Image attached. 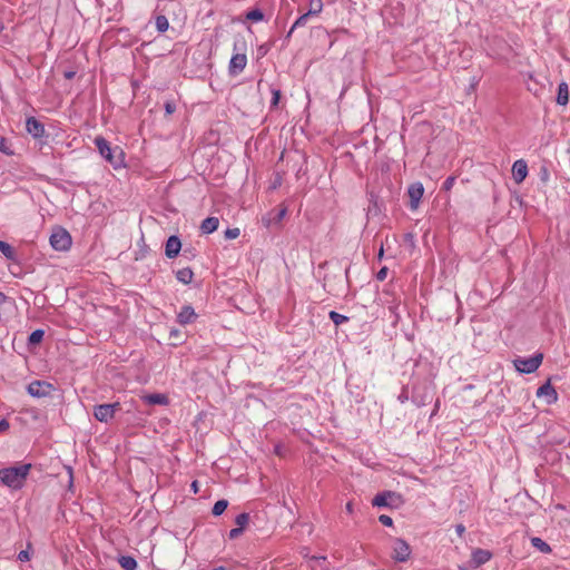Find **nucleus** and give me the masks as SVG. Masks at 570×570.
I'll use <instances>...</instances> for the list:
<instances>
[{
	"mask_svg": "<svg viewBox=\"0 0 570 570\" xmlns=\"http://www.w3.org/2000/svg\"><path fill=\"white\" fill-rule=\"evenodd\" d=\"M456 532L459 535H462L465 531V528L463 524H458L456 528H455Z\"/></svg>",
	"mask_w": 570,
	"mask_h": 570,
	"instance_id": "nucleus-43",
	"label": "nucleus"
},
{
	"mask_svg": "<svg viewBox=\"0 0 570 570\" xmlns=\"http://www.w3.org/2000/svg\"><path fill=\"white\" fill-rule=\"evenodd\" d=\"M243 533V529L242 528H234L229 531V538L230 539H236L238 538L240 534Z\"/></svg>",
	"mask_w": 570,
	"mask_h": 570,
	"instance_id": "nucleus-38",
	"label": "nucleus"
},
{
	"mask_svg": "<svg viewBox=\"0 0 570 570\" xmlns=\"http://www.w3.org/2000/svg\"><path fill=\"white\" fill-rule=\"evenodd\" d=\"M218 226H219V219L217 217H208L203 220V223L200 225V230L204 234H212L215 230H217Z\"/></svg>",
	"mask_w": 570,
	"mask_h": 570,
	"instance_id": "nucleus-17",
	"label": "nucleus"
},
{
	"mask_svg": "<svg viewBox=\"0 0 570 570\" xmlns=\"http://www.w3.org/2000/svg\"><path fill=\"white\" fill-rule=\"evenodd\" d=\"M0 252L8 258L14 259V250L8 243L0 240Z\"/></svg>",
	"mask_w": 570,
	"mask_h": 570,
	"instance_id": "nucleus-24",
	"label": "nucleus"
},
{
	"mask_svg": "<svg viewBox=\"0 0 570 570\" xmlns=\"http://www.w3.org/2000/svg\"><path fill=\"white\" fill-rule=\"evenodd\" d=\"M52 390V384L45 381H33L28 385V393L35 397L47 396Z\"/></svg>",
	"mask_w": 570,
	"mask_h": 570,
	"instance_id": "nucleus-7",
	"label": "nucleus"
},
{
	"mask_svg": "<svg viewBox=\"0 0 570 570\" xmlns=\"http://www.w3.org/2000/svg\"><path fill=\"white\" fill-rule=\"evenodd\" d=\"M191 490H193V492H194L195 494H196V493H198L199 488H198V482H197V481H194V482L191 483Z\"/></svg>",
	"mask_w": 570,
	"mask_h": 570,
	"instance_id": "nucleus-44",
	"label": "nucleus"
},
{
	"mask_svg": "<svg viewBox=\"0 0 570 570\" xmlns=\"http://www.w3.org/2000/svg\"><path fill=\"white\" fill-rule=\"evenodd\" d=\"M49 242L53 249L63 252L71 247L72 238L65 228L57 227L52 230Z\"/></svg>",
	"mask_w": 570,
	"mask_h": 570,
	"instance_id": "nucleus-3",
	"label": "nucleus"
},
{
	"mask_svg": "<svg viewBox=\"0 0 570 570\" xmlns=\"http://www.w3.org/2000/svg\"><path fill=\"white\" fill-rule=\"evenodd\" d=\"M308 11L311 16H317L323 10V1L322 0H308Z\"/></svg>",
	"mask_w": 570,
	"mask_h": 570,
	"instance_id": "nucleus-21",
	"label": "nucleus"
},
{
	"mask_svg": "<svg viewBox=\"0 0 570 570\" xmlns=\"http://www.w3.org/2000/svg\"><path fill=\"white\" fill-rule=\"evenodd\" d=\"M181 248V242L177 236H170L166 242L165 254L168 258H175Z\"/></svg>",
	"mask_w": 570,
	"mask_h": 570,
	"instance_id": "nucleus-12",
	"label": "nucleus"
},
{
	"mask_svg": "<svg viewBox=\"0 0 570 570\" xmlns=\"http://www.w3.org/2000/svg\"><path fill=\"white\" fill-rule=\"evenodd\" d=\"M30 470V463L1 469L0 480L11 489H20L24 484Z\"/></svg>",
	"mask_w": 570,
	"mask_h": 570,
	"instance_id": "nucleus-1",
	"label": "nucleus"
},
{
	"mask_svg": "<svg viewBox=\"0 0 570 570\" xmlns=\"http://www.w3.org/2000/svg\"><path fill=\"white\" fill-rule=\"evenodd\" d=\"M512 176L517 184H521L528 176V165L523 159L515 160L512 166Z\"/></svg>",
	"mask_w": 570,
	"mask_h": 570,
	"instance_id": "nucleus-10",
	"label": "nucleus"
},
{
	"mask_svg": "<svg viewBox=\"0 0 570 570\" xmlns=\"http://www.w3.org/2000/svg\"><path fill=\"white\" fill-rule=\"evenodd\" d=\"M156 28L159 32H165L169 28L168 19L165 16H157L155 19Z\"/></svg>",
	"mask_w": 570,
	"mask_h": 570,
	"instance_id": "nucleus-23",
	"label": "nucleus"
},
{
	"mask_svg": "<svg viewBox=\"0 0 570 570\" xmlns=\"http://www.w3.org/2000/svg\"><path fill=\"white\" fill-rule=\"evenodd\" d=\"M0 151L6 155H11L12 150L10 148L9 141L4 137H0Z\"/></svg>",
	"mask_w": 570,
	"mask_h": 570,
	"instance_id": "nucleus-32",
	"label": "nucleus"
},
{
	"mask_svg": "<svg viewBox=\"0 0 570 570\" xmlns=\"http://www.w3.org/2000/svg\"><path fill=\"white\" fill-rule=\"evenodd\" d=\"M119 564L124 570H136L137 569V561L129 556H122L119 558Z\"/></svg>",
	"mask_w": 570,
	"mask_h": 570,
	"instance_id": "nucleus-20",
	"label": "nucleus"
},
{
	"mask_svg": "<svg viewBox=\"0 0 570 570\" xmlns=\"http://www.w3.org/2000/svg\"><path fill=\"white\" fill-rule=\"evenodd\" d=\"M246 18L250 21H262L264 19V14L261 10L254 9L247 12Z\"/></svg>",
	"mask_w": 570,
	"mask_h": 570,
	"instance_id": "nucleus-28",
	"label": "nucleus"
},
{
	"mask_svg": "<svg viewBox=\"0 0 570 570\" xmlns=\"http://www.w3.org/2000/svg\"><path fill=\"white\" fill-rule=\"evenodd\" d=\"M383 256V247H381L380 252H379V258H382Z\"/></svg>",
	"mask_w": 570,
	"mask_h": 570,
	"instance_id": "nucleus-47",
	"label": "nucleus"
},
{
	"mask_svg": "<svg viewBox=\"0 0 570 570\" xmlns=\"http://www.w3.org/2000/svg\"><path fill=\"white\" fill-rule=\"evenodd\" d=\"M144 402L150 405H168L169 399L166 394L161 393H155V394H147L142 396Z\"/></svg>",
	"mask_w": 570,
	"mask_h": 570,
	"instance_id": "nucleus-16",
	"label": "nucleus"
},
{
	"mask_svg": "<svg viewBox=\"0 0 570 570\" xmlns=\"http://www.w3.org/2000/svg\"><path fill=\"white\" fill-rule=\"evenodd\" d=\"M537 396H546L547 403L552 404L556 403L558 400V393L554 390V387L548 382L543 385H541L537 391Z\"/></svg>",
	"mask_w": 570,
	"mask_h": 570,
	"instance_id": "nucleus-13",
	"label": "nucleus"
},
{
	"mask_svg": "<svg viewBox=\"0 0 570 570\" xmlns=\"http://www.w3.org/2000/svg\"><path fill=\"white\" fill-rule=\"evenodd\" d=\"M197 315L194 308L190 305H186L181 307L180 312L177 315V322L180 325H187L193 323L196 320Z\"/></svg>",
	"mask_w": 570,
	"mask_h": 570,
	"instance_id": "nucleus-14",
	"label": "nucleus"
},
{
	"mask_svg": "<svg viewBox=\"0 0 570 570\" xmlns=\"http://www.w3.org/2000/svg\"><path fill=\"white\" fill-rule=\"evenodd\" d=\"M454 183H455V177H453V176L448 177L445 179V181L443 183V189L450 190L454 186Z\"/></svg>",
	"mask_w": 570,
	"mask_h": 570,
	"instance_id": "nucleus-36",
	"label": "nucleus"
},
{
	"mask_svg": "<svg viewBox=\"0 0 570 570\" xmlns=\"http://www.w3.org/2000/svg\"><path fill=\"white\" fill-rule=\"evenodd\" d=\"M194 277V273L189 267H185L178 269L176 273V278L183 284H190Z\"/></svg>",
	"mask_w": 570,
	"mask_h": 570,
	"instance_id": "nucleus-19",
	"label": "nucleus"
},
{
	"mask_svg": "<svg viewBox=\"0 0 570 570\" xmlns=\"http://www.w3.org/2000/svg\"><path fill=\"white\" fill-rule=\"evenodd\" d=\"M346 511H347L348 513H352V512H353V504H352V502H347V504H346Z\"/></svg>",
	"mask_w": 570,
	"mask_h": 570,
	"instance_id": "nucleus-45",
	"label": "nucleus"
},
{
	"mask_svg": "<svg viewBox=\"0 0 570 570\" xmlns=\"http://www.w3.org/2000/svg\"><path fill=\"white\" fill-rule=\"evenodd\" d=\"M330 318L335 325H341L348 321V318L345 315H342L334 311L330 312Z\"/></svg>",
	"mask_w": 570,
	"mask_h": 570,
	"instance_id": "nucleus-27",
	"label": "nucleus"
},
{
	"mask_svg": "<svg viewBox=\"0 0 570 570\" xmlns=\"http://www.w3.org/2000/svg\"><path fill=\"white\" fill-rule=\"evenodd\" d=\"M95 145L99 154L115 168L124 165L125 154L119 147L111 148L109 142L101 136L95 138Z\"/></svg>",
	"mask_w": 570,
	"mask_h": 570,
	"instance_id": "nucleus-2",
	"label": "nucleus"
},
{
	"mask_svg": "<svg viewBox=\"0 0 570 570\" xmlns=\"http://www.w3.org/2000/svg\"><path fill=\"white\" fill-rule=\"evenodd\" d=\"M379 521L385 525V527H392L393 524V520L391 517L386 515V514H382L379 517Z\"/></svg>",
	"mask_w": 570,
	"mask_h": 570,
	"instance_id": "nucleus-34",
	"label": "nucleus"
},
{
	"mask_svg": "<svg viewBox=\"0 0 570 570\" xmlns=\"http://www.w3.org/2000/svg\"><path fill=\"white\" fill-rule=\"evenodd\" d=\"M542 363V354L533 355L529 358H518L514 361L515 368L521 373H533Z\"/></svg>",
	"mask_w": 570,
	"mask_h": 570,
	"instance_id": "nucleus-6",
	"label": "nucleus"
},
{
	"mask_svg": "<svg viewBox=\"0 0 570 570\" xmlns=\"http://www.w3.org/2000/svg\"><path fill=\"white\" fill-rule=\"evenodd\" d=\"M178 334V331H173L171 332V335H177Z\"/></svg>",
	"mask_w": 570,
	"mask_h": 570,
	"instance_id": "nucleus-49",
	"label": "nucleus"
},
{
	"mask_svg": "<svg viewBox=\"0 0 570 570\" xmlns=\"http://www.w3.org/2000/svg\"><path fill=\"white\" fill-rule=\"evenodd\" d=\"M491 558H492V553L488 550L475 549L472 552V563L475 568L480 567L481 564H484Z\"/></svg>",
	"mask_w": 570,
	"mask_h": 570,
	"instance_id": "nucleus-15",
	"label": "nucleus"
},
{
	"mask_svg": "<svg viewBox=\"0 0 570 570\" xmlns=\"http://www.w3.org/2000/svg\"><path fill=\"white\" fill-rule=\"evenodd\" d=\"M286 213H287V208H286V207H283V208L279 210V213L277 214V220H278V222H281V220L285 217Z\"/></svg>",
	"mask_w": 570,
	"mask_h": 570,
	"instance_id": "nucleus-42",
	"label": "nucleus"
},
{
	"mask_svg": "<svg viewBox=\"0 0 570 570\" xmlns=\"http://www.w3.org/2000/svg\"><path fill=\"white\" fill-rule=\"evenodd\" d=\"M75 72L70 71V72H66V78L68 79H71L73 77Z\"/></svg>",
	"mask_w": 570,
	"mask_h": 570,
	"instance_id": "nucleus-46",
	"label": "nucleus"
},
{
	"mask_svg": "<svg viewBox=\"0 0 570 570\" xmlns=\"http://www.w3.org/2000/svg\"><path fill=\"white\" fill-rule=\"evenodd\" d=\"M240 232L239 228H228L225 232V237L227 239H235L239 236Z\"/></svg>",
	"mask_w": 570,
	"mask_h": 570,
	"instance_id": "nucleus-33",
	"label": "nucleus"
},
{
	"mask_svg": "<svg viewBox=\"0 0 570 570\" xmlns=\"http://www.w3.org/2000/svg\"><path fill=\"white\" fill-rule=\"evenodd\" d=\"M531 543L533 547L538 548L541 552L548 553L551 551L550 546L540 538H532Z\"/></svg>",
	"mask_w": 570,
	"mask_h": 570,
	"instance_id": "nucleus-25",
	"label": "nucleus"
},
{
	"mask_svg": "<svg viewBox=\"0 0 570 570\" xmlns=\"http://www.w3.org/2000/svg\"><path fill=\"white\" fill-rule=\"evenodd\" d=\"M392 550V559L396 562H405L410 559L411 548L405 540L395 538L393 540Z\"/></svg>",
	"mask_w": 570,
	"mask_h": 570,
	"instance_id": "nucleus-5",
	"label": "nucleus"
},
{
	"mask_svg": "<svg viewBox=\"0 0 570 570\" xmlns=\"http://www.w3.org/2000/svg\"><path fill=\"white\" fill-rule=\"evenodd\" d=\"M213 570H225L224 567H217V568H214Z\"/></svg>",
	"mask_w": 570,
	"mask_h": 570,
	"instance_id": "nucleus-48",
	"label": "nucleus"
},
{
	"mask_svg": "<svg viewBox=\"0 0 570 570\" xmlns=\"http://www.w3.org/2000/svg\"><path fill=\"white\" fill-rule=\"evenodd\" d=\"M29 558H30L29 552L26 551V550L20 551L19 554H18V559L20 561H28Z\"/></svg>",
	"mask_w": 570,
	"mask_h": 570,
	"instance_id": "nucleus-40",
	"label": "nucleus"
},
{
	"mask_svg": "<svg viewBox=\"0 0 570 570\" xmlns=\"http://www.w3.org/2000/svg\"><path fill=\"white\" fill-rule=\"evenodd\" d=\"M311 17L309 13L305 12L304 14H302L301 17H298L295 22L293 23V26L291 27L288 33H287V37H291V35L293 33V31L296 29V28H301V27H304L306 23H307V20L308 18Z\"/></svg>",
	"mask_w": 570,
	"mask_h": 570,
	"instance_id": "nucleus-22",
	"label": "nucleus"
},
{
	"mask_svg": "<svg viewBox=\"0 0 570 570\" xmlns=\"http://www.w3.org/2000/svg\"><path fill=\"white\" fill-rule=\"evenodd\" d=\"M247 65V57L245 53H235L232 56L228 71L230 75H238L240 73Z\"/></svg>",
	"mask_w": 570,
	"mask_h": 570,
	"instance_id": "nucleus-8",
	"label": "nucleus"
},
{
	"mask_svg": "<svg viewBox=\"0 0 570 570\" xmlns=\"http://www.w3.org/2000/svg\"><path fill=\"white\" fill-rule=\"evenodd\" d=\"M228 502L226 500H218L213 507V514L218 517L227 509Z\"/></svg>",
	"mask_w": 570,
	"mask_h": 570,
	"instance_id": "nucleus-26",
	"label": "nucleus"
},
{
	"mask_svg": "<svg viewBox=\"0 0 570 570\" xmlns=\"http://www.w3.org/2000/svg\"><path fill=\"white\" fill-rule=\"evenodd\" d=\"M26 129L35 138H41L45 135V126L35 117L27 118Z\"/></svg>",
	"mask_w": 570,
	"mask_h": 570,
	"instance_id": "nucleus-11",
	"label": "nucleus"
},
{
	"mask_svg": "<svg viewBox=\"0 0 570 570\" xmlns=\"http://www.w3.org/2000/svg\"><path fill=\"white\" fill-rule=\"evenodd\" d=\"M387 495L389 494H377L373 499V505H375V507H385V505H387Z\"/></svg>",
	"mask_w": 570,
	"mask_h": 570,
	"instance_id": "nucleus-31",
	"label": "nucleus"
},
{
	"mask_svg": "<svg viewBox=\"0 0 570 570\" xmlns=\"http://www.w3.org/2000/svg\"><path fill=\"white\" fill-rule=\"evenodd\" d=\"M272 94H273L272 106L276 107L281 99V91L278 89H273Z\"/></svg>",
	"mask_w": 570,
	"mask_h": 570,
	"instance_id": "nucleus-35",
	"label": "nucleus"
},
{
	"mask_svg": "<svg viewBox=\"0 0 570 570\" xmlns=\"http://www.w3.org/2000/svg\"><path fill=\"white\" fill-rule=\"evenodd\" d=\"M165 110H166V114H167V115H171V114H174V112H175V110H176V106H175V104H174V102H170V101L166 102V104H165Z\"/></svg>",
	"mask_w": 570,
	"mask_h": 570,
	"instance_id": "nucleus-39",
	"label": "nucleus"
},
{
	"mask_svg": "<svg viewBox=\"0 0 570 570\" xmlns=\"http://www.w3.org/2000/svg\"><path fill=\"white\" fill-rule=\"evenodd\" d=\"M569 102V88L567 82L562 81L558 87L557 104L566 106Z\"/></svg>",
	"mask_w": 570,
	"mask_h": 570,
	"instance_id": "nucleus-18",
	"label": "nucleus"
},
{
	"mask_svg": "<svg viewBox=\"0 0 570 570\" xmlns=\"http://www.w3.org/2000/svg\"><path fill=\"white\" fill-rule=\"evenodd\" d=\"M410 197V207L411 209H416L419 207L420 200L424 194V187L421 183L412 184L407 190Z\"/></svg>",
	"mask_w": 570,
	"mask_h": 570,
	"instance_id": "nucleus-9",
	"label": "nucleus"
},
{
	"mask_svg": "<svg viewBox=\"0 0 570 570\" xmlns=\"http://www.w3.org/2000/svg\"><path fill=\"white\" fill-rule=\"evenodd\" d=\"M249 521V515L247 513H240L236 517L235 523L237 524V528L244 529L245 525H247Z\"/></svg>",
	"mask_w": 570,
	"mask_h": 570,
	"instance_id": "nucleus-30",
	"label": "nucleus"
},
{
	"mask_svg": "<svg viewBox=\"0 0 570 570\" xmlns=\"http://www.w3.org/2000/svg\"><path fill=\"white\" fill-rule=\"evenodd\" d=\"M120 410V403L99 404L94 407V416L99 422L107 423L114 419L117 411Z\"/></svg>",
	"mask_w": 570,
	"mask_h": 570,
	"instance_id": "nucleus-4",
	"label": "nucleus"
},
{
	"mask_svg": "<svg viewBox=\"0 0 570 570\" xmlns=\"http://www.w3.org/2000/svg\"><path fill=\"white\" fill-rule=\"evenodd\" d=\"M9 426L10 425H9V422L7 420H4V419L1 420L0 421V433L7 431L9 429Z\"/></svg>",
	"mask_w": 570,
	"mask_h": 570,
	"instance_id": "nucleus-41",
	"label": "nucleus"
},
{
	"mask_svg": "<svg viewBox=\"0 0 570 570\" xmlns=\"http://www.w3.org/2000/svg\"><path fill=\"white\" fill-rule=\"evenodd\" d=\"M386 276H387V267H385V266H384V267H382V268L377 272V274H376V278H377L379 281L383 282V281L386 278Z\"/></svg>",
	"mask_w": 570,
	"mask_h": 570,
	"instance_id": "nucleus-37",
	"label": "nucleus"
},
{
	"mask_svg": "<svg viewBox=\"0 0 570 570\" xmlns=\"http://www.w3.org/2000/svg\"><path fill=\"white\" fill-rule=\"evenodd\" d=\"M45 332L42 330L33 331L29 336L30 344H38L42 341Z\"/></svg>",
	"mask_w": 570,
	"mask_h": 570,
	"instance_id": "nucleus-29",
	"label": "nucleus"
}]
</instances>
